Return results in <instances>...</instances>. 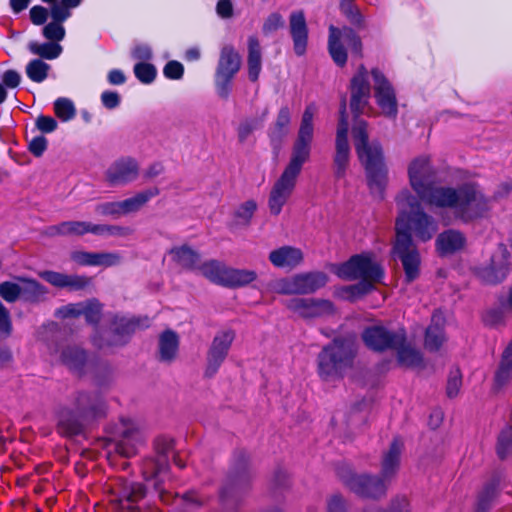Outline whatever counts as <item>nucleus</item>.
Segmentation results:
<instances>
[{
    "label": "nucleus",
    "instance_id": "nucleus-1",
    "mask_svg": "<svg viewBox=\"0 0 512 512\" xmlns=\"http://www.w3.org/2000/svg\"><path fill=\"white\" fill-rule=\"evenodd\" d=\"M437 172L425 156L415 158L408 167L409 183L417 198L432 208L452 211L455 219L468 224L483 218L489 200L475 182L457 187L436 184Z\"/></svg>",
    "mask_w": 512,
    "mask_h": 512
},
{
    "label": "nucleus",
    "instance_id": "nucleus-2",
    "mask_svg": "<svg viewBox=\"0 0 512 512\" xmlns=\"http://www.w3.org/2000/svg\"><path fill=\"white\" fill-rule=\"evenodd\" d=\"M312 142L313 130H298L291 147L289 162L269 194L268 207L272 215L278 216L292 195L304 164L310 160Z\"/></svg>",
    "mask_w": 512,
    "mask_h": 512
},
{
    "label": "nucleus",
    "instance_id": "nucleus-3",
    "mask_svg": "<svg viewBox=\"0 0 512 512\" xmlns=\"http://www.w3.org/2000/svg\"><path fill=\"white\" fill-rule=\"evenodd\" d=\"M254 471L247 450L232 452L227 471L218 488L219 503L227 509L239 508L253 489Z\"/></svg>",
    "mask_w": 512,
    "mask_h": 512
},
{
    "label": "nucleus",
    "instance_id": "nucleus-4",
    "mask_svg": "<svg viewBox=\"0 0 512 512\" xmlns=\"http://www.w3.org/2000/svg\"><path fill=\"white\" fill-rule=\"evenodd\" d=\"M351 131L356 154L366 172L369 190L372 195L383 200L388 184V169L382 146L376 141L369 142L368 130Z\"/></svg>",
    "mask_w": 512,
    "mask_h": 512
},
{
    "label": "nucleus",
    "instance_id": "nucleus-5",
    "mask_svg": "<svg viewBox=\"0 0 512 512\" xmlns=\"http://www.w3.org/2000/svg\"><path fill=\"white\" fill-rule=\"evenodd\" d=\"M357 354L358 348L353 339L343 336L333 338L317 355L318 377L325 382L342 380L347 371L354 367Z\"/></svg>",
    "mask_w": 512,
    "mask_h": 512
},
{
    "label": "nucleus",
    "instance_id": "nucleus-6",
    "mask_svg": "<svg viewBox=\"0 0 512 512\" xmlns=\"http://www.w3.org/2000/svg\"><path fill=\"white\" fill-rule=\"evenodd\" d=\"M400 208L396 219V236L398 232L407 231L421 242L430 241L438 231L436 219L424 211L420 199L414 196L408 189L401 190L395 198Z\"/></svg>",
    "mask_w": 512,
    "mask_h": 512
},
{
    "label": "nucleus",
    "instance_id": "nucleus-7",
    "mask_svg": "<svg viewBox=\"0 0 512 512\" xmlns=\"http://www.w3.org/2000/svg\"><path fill=\"white\" fill-rule=\"evenodd\" d=\"M370 75L364 64H361L350 79L348 86L350 92L349 107L343 97L339 106L337 128H367L362 115L369 104L371 97Z\"/></svg>",
    "mask_w": 512,
    "mask_h": 512
},
{
    "label": "nucleus",
    "instance_id": "nucleus-8",
    "mask_svg": "<svg viewBox=\"0 0 512 512\" xmlns=\"http://www.w3.org/2000/svg\"><path fill=\"white\" fill-rule=\"evenodd\" d=\"M151 326L148 316L125 317L113 315L110 321V332L105 336L100 330L94 332L91 341L97 349H108L126 345L137 330H145Z\"/></svg>",
    "mask_w": 512,
    "mask_h": 512
},
{
    "label": "nucleus",
    "instance_id": "nucleus-9",
    "mask_svg": "<svg viewBox=\"0 0 512 512\" xmlns=\"http://www.w3.org/2000/svg\"><path fill=\"white\" fill-rule=\"evenodd\" d=\"M335 472L342 484L361 498L379 500L387 494L389 484L380 475L357 474L346 463H339Z\"/></svg>",
    "mask_w": 512,
    "mask_h": 512
},
{
    "label": "nucleus",
    "instance_id": "nucleus-10",
    "mask_svg": "<svg viewBox=\"0 0 512 512\" xmlns=\"http://www.w3.org/2000/svg\"><path fill=\"white\" fill-rule=\"evenodd\" d=\"M334 273L344 280L365 281L374 285L380 283L385 272L371 252H363L351 256L347 261L335 266Z\"/></svg>",
    "mask_w": 512,
    "mask_h": 512
},
{
    "label": "nucleus",
    "instance_id": "nucleus-11",
    "mask_svg": "<svg viewBox=\"0 0 512 512\" xmlns=\"http://www.w3.org/2000/svg\"><path fill=\"white\" fill-rule=\"evenodd\" d=\"M327 48L333 62L338 67L342 68L347 63V48L350 50L352 56L361 58L363 44L354 28L350 26L336 27L330 25Z\"/></svg>",
    "mask_w": 512,
    "mask_h": 512
},
{
    "label": "nucleus",
    "instance_id": "nucleus-12",
    "mask_svg": "<svg viewBox=\"0 0 512 512\" xmlns=\"http://www.w3.org/2000/svg\"><path fill=\"white\" fill-rule=\"evenodd\" d=\"M241 67V56L232 45H224L220 51L214 87L217 96L227 100L233 91V80Z\"/></svg>",
    "mask_w": 512,
    "mask_h": 512
},
{
    "label": "nucleus",
    "instance_id": "nucleus-13",
    "mask_svg": "<svg viewBox=\"0 0 512 512\" xmlns=\"http://www.w3.org/2000/svg\"><path fill=\"white\" fill-rule=\"evenodd\" d=\"M108 496L115 512H140L138 503L146 497V487L121 477L109 487Z\"/></svg>",
    "mask_w": 512,
    "mask_h": 512
},
{
    "label": "nucleus",
    "instance_id": "nucleus-14",
    "mask_svg": "<svg viewBox=\"0 0 512 512\" xmlns=\"http://www.w3.org/2000/svg\"><path fill=\"white\" fill-rule=\"evenodd\" d=\"M392 250L402 263L405 282L415 281L420 275L421 257L413 236L407 231L398 232Z\"/></svg>",
    "mask_w": 512,
    "mask_h": 512
},
{
    "label": "nucleus",
    "instance_id": "nucleus-15",
    "mask_svg": "<svg viewBox=\"0 0 512 512\" xmlns=\"http://www.w3.org/2000/svg\"><path fill=\"white\" fill-rule=\"evenodd\" d=\"M404 329L392 331L383 325L367 326L361 333V339L365 346L373 351L382 353L393 350L404 339Z\"/></svg>",
    "mask_w": 512,
    "mask_h": 512
},
{
    "label": "nucleus",
    "instance_id": "nucleus-16",
    "mask_svg": "<svg viewBox=\"0 0 512 512\" xmlns=\"http://www.w3.org/2000/svg\"><path fill=\"white\" fill-rule=\"evenodd\" d=\"M371 77L374 82L376 104L384 116L395 119L398 115V102L392 83L379 68L371 70Z\"/></svg>",
    "mask_w": 512,
    "mask_h": 512
},
{
    "label": "nucleus",
    "instance_id": "nucleus-17",
    "mask_svg": "<svg viewBox=\"0 0 512 512\" xmlns=\"http://www.w3.org/2000/svg\"><path fill=\"white\" fill-rule=\"evenodd\" d=\"M73 408L89 425L107 415V403L99 391H78L73 400Z\"/></svg>",
    "mask_w": 512,
    "mask_h": 512
},
{
    "label": "nucleus",
    "instance_id": "nucleus-18",
    "mask_svg": "<svg viewBox=\"0 0 512 512\" xmlns=\"http://www.w3.org/2000/svg\"><path fill=\"white\" fill-rule=\"evenodd\" d=\"M234 339L235 332L232 329L220 331L214 336L206 355V378H212L217 374L229 354Z\"/></svg>",
    "mask_w": 512,
    "mask_h": 512
},
{
    "label": "nucleus",
    "instance_id": "nucleus-19",
    "mask_svg": "<svg viewBox=\"0 0 512 512\" xmlns=\"http://www.w3.org/2000/svg\"><path fill=\"white\" fill-rule=\"evenodd\" d=\"M286 307L303 319L330 316L336 312L332 301L321 298H292L287 301Z\"/></svg>",
    "mask_w": 512,
    "mask_h": 512
},
{
    "label": "nucleus",
    "instance_id": "nucleus-20",
    "mask_svg": "<svg viewBox=\"0 0 512 512\" xmlns=\"http://www.w3.org/2000/svg\"><path fill=\"white\" fill-rule=\"evenodd\" d=\"M174 449V440L165 436L154 440L155 457L146 458L143 462V474L146 480L156 479L169 468V453Z\"/></svg>",
    "mask_w": 512,
    "mask_h": 512
},
{
    "label": "nucleus",
    "instance_id": "nucleus-21",
    "mask_svg": "<svg viewBox=\"0 0 512 512\" xmlns=\"http://www.w3.org/2000/svg\"><path fill=\"white\" fill-rule=\"evenodd\" d=\"M510 253L506 246L499 245L498 252L493 254L489 265L480 269L479 277L487 284H498L504 281L509 273Z\"/></svg>",
    "mask_w": 512,
    "mask_h": 512
},
{
    "label": "nucleus",
    "instance_id": "nucleus-22",
    "mask_svg": "<svg viewBox=\"0 0 512 512\" xmlns=\"http://www.w3.org/2000/svg\"><path fill=\"white\" fill-rule=\"evenodd\" d=\"M56 431L64 438H74L82 435L88 422L72 407H62L56 414Z\"/></svg>",
    "mask_w": 512,
    "mask_h": 512
},
{
    "label": "nucleus",
    "instance_id": "nucleus-23",
    "mask_svg": "<svg viewBox=\"0 0 512 512\" xmlns=\"http://www.w3.org/2000/svg\"><path fill=\"white\" fill-rule=\"evenodd\" d=\"M351 161V146L349 130H337L335 137V149L332 156V169L335 179L346 177Z\"/></svg>",
    "mask_w": 512,
    "mask_h": 512
},
{
    "label": "nucleus",
    "instance_id": "nucleus-24",
    "mask_svg": "<svg viewBox=\"0 0 512 512\" xmlns=\"http://www.w3.org/2000/svg\"><path fill=\"white\" fill-rule=\"evenodd\" d=\"M139 164L132 157H121L106 171V180L112 186L126 185L137 179Z\"/></svg>",
    "mask_w": 512,
    "mask_h": 512
},
{
    "label": "nucleus",
    "instance_id": "nucleus-25",
    "mask_svg": "<svg viewBox=\"0 0 512 512\" xmlns=\"http://www.w3.org/2000/svg\"><path fill=\"white\" fill-rule=\"evenodd\" d=\"M289 34L293 42V51L296 56L306 54L309 42V28L303 10L292 11L289 15Z\"/></svg>",
    "mask_w": 512,
    "mask_h": 512
},
{
    "label": "nucleus",
    "instance_id": "nucleus-26",
    "mask_svg": "<svg viewBox=\"0 0 512 512\" xmlns=\"http://www.w3.org/2000/svg\"><path fill=\"white\" fill-rule=\"evenodd\" d=\"M466 242L467 239L463 232L456 229H447L438 234L435 246L438 254L444 257L461 251Z\"/></svg>",
    "mask_w": 512,
    "mask_h": 512
},
{
    "label": "nucleus",
    "instance_id": "nucleus-27",
    "mask_svg": "<svg viewBox=\"0 0 512 512\" xmlns=\"http://www.w3.org/2000/svg\"><path fill=\"white\" fill-rule=\"evenodd\" d=\"M403 449V442L400 437H394L389 449L384 453L381 462L380 476L388 483L396 475L400 466V457Z\"/></svg>",
    "mask_w": 512,
    "mask_h": 512
},
{
    "label": "nucleus",
    "instance_id": "nucleus-28",
    "mask_svg": "<svg viewBox=\"0 0 512 512\" xmlns=\"http://www.w3.org/2000/svg\"><path fill=\"white\" fill-rule=\"evenodd\" d=\"M71 259L80 266H106L116 265L120 257L116 253L109 252H86L74 251L71 253Z\"/></svg>",
    "mask_w": 512,
    "mask_h": 512
},
{
    "label": "nucleus",
    "instance_id": "nucleus-29",
    "mask_svg": "<svg viewBox=\"0 0 512 512\" xmlns=\"http://www.w3.org/2000/svg\"><path fill=\"white\" fill-rule=\"evenodd\" d=\"M168 254L172 261L184 270L194 271L200 266L201 254L187 244L172 247Z\"/></svg>",
    "mask_w": 512,
    "mask_h": 512
},
{
    "label": "nucleus",
    "instance_id": "nucleus-30",
    "mask_svg": "<svg viewBox=\"0 0 512 512\" xmlns=\"http://www.w3.org/2000/svg\"><path fill=\"white\" fill-rule=\"evenodd\" d=\"M60 360L70 371L81 376L85 372L88 353L79 346H66L61 351Z\"/></svg>",
    "mask_w": 512,
    "mask_h": 512
},
{
    "label": "nucleus",
    "instance_id": "nucleus-31",
    "mask_svg": "<svg viewBox=\"0 0 512 512\" xmlns=\"http://www.w3.org/2000/svg\"><path fill=\"white\" fill-rule=\"evenodd\" d=\"M269 261L277 268H294L303 261V253L299 248L282 246L270 252Z\"/></svg>",
    "mask_w": 512,
    "mask_h": 512
},
{
    "label": "nucleus",
    "instance_id": "nucleus-32",
    "mask_svg": "<svg viewBox=\"0 0 512 512\" xmlns=\"http://www.w3.org/2000/svg\"><path fill=\"white\" fill-rule=\"evenodd\" d=\"M397 352V361L399 365L407 368L422 367L424 363L422 353L407 343V334L404 331V339L400 341L393 349Z\"/></svg>",
    "mask_w": 512,
    "mask_h": 512
},
{
    "label": "nucleus",
    "instance_id": "nucleus-33",
    "mask_svg": "<svg viewBox=\"0 0 512 512\" xmlns=\"http://www.w3.org/2000/svg\"><path fill=\"white\" fill-rule=\"evenodd\" d=\"M247 49L248 78L251 82H256L262 69V50L257 36L248 37Z\"/></svg>",
    "mask_w": 512,
    "mask_h": 512
},
{
    "label": "nucleus",
    "instance_id": "nucleus-34",
    "mask_svg": "<svg viewBox=\"0 0 512 512\" xmlns=\"http://www.w3.org/2000/svg\"><path fill=\"white\" fill-rule=\"evenodd\" d=\"M499 495V480L493 478L486 482L476 496L473 512H490Z\"/></svg>",
    "mask_w": 512,
    "mask_h": 512
},
{
    "label": "nucleus",
    "instance_id": "nucleus-35",
    "mask_svg": "<svg viewBox=\"0 0 512 512\" xmlns=\"http://www.w3.org/2000/svg\"><path fill=\"white\" fill-rule=\"evenodd\" d=\"M179 349V336L171 330L166 329L159 336V360L171 363L175 360Z\"/></svg>",
    "mask_w": 512,
    "mask_h": 512
},
{
    "label": "nucleus",
    "instance_id": "nucleus-36",
    "mask_svg": "<svg viewBox=\"0 0 512 512\" xmlns=\"http://www.w3.org/2000/svg\"><path fill=\"white\" fill-rule=\"evenodd\" d=\"M299 295L312 294L324 287L328 282V276L321 271L297 274Z\"/></svg>",
    "mask_w": 512,
    "mask_h": 512
},
{
    "label": "nucleus",
    "instance_id": "nucleus-37",
    "mask_svg": "<svg viewBox=\"0 0 512 512\" xmlns=\"http://www.w3.org/2000/svg\"><path fill=\"white\" fill-rule=\"evenodd\" d=\"M160 194L157 187L149 188L136 193L134 196L120 201L121 211L123 215L138 212L144 207L153 197Z\"/></svg>",
    "mask_w": 512,
    "mask_h": 512
},
{
    "label": "nucleus",
    "instance_id": "nucleus-38",
    "mask_svg": "<svg viewBox=\"0 0 512 512\" xmlns=\"http://www.w3.org/2000/svg\"><path fill=\"white\" fill-rule=\"evenodd\" d=\"M228 267L221 261L212 259L200 263L198 271L214 284L224 287Z\"/></svg>",
    "mask_w": 512,
    "mask_h": 512
},
{
    "label": "nucleus",
    "instance_id": "nucleus-39",
    "mask_svg": "<svg viewBox=\"0 0 512 512\" xmlns=\"http://www.w3.org/2000/svg\"><path fill=\"white\" fill-rule=\"evenodd\" d=\"M140 436L138 431L125 430L120 440L115 443V452L122 457L131 458L138 452L140 444Z\"/></svg>",
    "mask_w": 512,
    "mask_h": 512
},
{
    "label": "nucleus",
    "instance_id": "nucleus-40",
    "mask_svg": "<svg viewBox=\"0 0 512 512\" xmlns=\"http://www.w3.org/2000/svg\"><path fill=\"white\" fill-rule=\"evenodd\" d=\"M257 279V273L254 270L236 269L228 267L225 277L224 287L239 288L252 283Z\"/></svg>",
    "mask_w": 512,
    "mask_h": 512
},
{
    "label": "nucleus",
    "instance_id": "nucleus-41",
    "mask_svg": "<svg viewBox=\"0 0 512 512\" xmlns=\"http://www.w3.org/2000/svg\"><path fill=\"white\" fill-rule=\"evenodd\" d=\"M22 283L21 285V297L31 303H36L45 299L47 294V288L40 282L34 279L18 278Z\"/></svg>",
    "mask_w": 512,
    "mask_h": 512
},
{
    "label": "nucleus",
    "instance_id": "nucleus-42",
    "mask_svg": "<svg viewBox=\"0 0 512 512\" xmlns=\"http://www.w3.org/2000/svg\"><path fill=\"white\" fill-rule=\"evenodd\" d=\"M50 16L52 20L44 26L42 34L46 39L50 40V42L58 43L65 37L63 23L68 20V18L52 10H50Z\"/></svg>",
    "mask_w": 512,
    "mask_h": 512
},
{
    "label": "nucleus",
    "instance_id": "nucleus-43",
    "mask_svg": "<svg viewBox=\"0 0 512 512\" xmlns=\"http://www.w3.org/2000/svg\"><path fill=\"white\" fill-rule=\"evenodd\" d=\"M339 9L348 22L358 30L366 27V20L354 0H340Z\"/></svg>",
    "mask_w": 512,
    "mask_h": 512
},
{
    "label": "nucleus",
    "instance_id": "nucleus-44",
    "mask_svg": "<svg viewBox=\"0 0 512 512\" xmlns=\"http://www.w3.org/2000/svg\"><path fill=\"white\" fill-rule=\"evenodd\" d=\"M82 316L87 324L99 330L98 326L103 316V304L97 298H90L83 301Z\"/></svg>",
    "mask_w": 512,
    "mask_h": 512
},
{
    "label": "nucleus",
    "instance_id": "nucleus-45",
    "mask_svg": "<svg viewBox=\"0 0 512 512\" xmlns=\"http://www.w3.org/2000/svg\"><path fill=\"white\" fill-rule=\"evenodd\" d=\"M445 331L443 326L430 324L425 330L424 347L429 352H438L444 344Z\"/></svg>",
    "mask_w": 512,
    "mask_h": 512
},
{
    "label": "nucleus",
    "instance_id": "nucleus-46",
    "mask_svg": "<svg viewBox=\"0 0 512 512\" xmlns=\"http://www.w3.org/2000/svg\"><path fill=\"white\" fill-rule=\"evenodd\" d=\"M29 50L42 59L54 60L61 55L63 48L59 43L55 42H45L42 44L31 42Z\"/></svg>",
    "mask_w": 512,
    "mask_h": 512
},
{
    "label": "nucleus",
    "instance_id": "nucleus-47",
    "mask_svg": "<svg viewBox=\"0 0 512 512\" xmlns=\"http://www.w3.org/2000/svg\"><path fill=\"white\" fill-rule=\"evenodd\" d=\"M53 109L56 117L61 122H68L75 118L77 114L74 102L66 97H59L53 103Z\"/></svg>",
    "mask_w": 512,
    "mask_h": 512
},
{
    "label": "nucleus",
    "instance_id": "nucleus-48",
    "mask_svg": "<svg viewBox=\"0 0 512 512\" xmlns=\"http://www.w3.org/2000/svg\"><path fill=\"white\" fill-rule=\"evenodd\" d=\"M50 68L42 59L35 58L28 62L25 72L31 81L42 83L47 78Z\"/></svg>",
    "mask_w": 512,
    "mask_h": 512
},
{
    "label": "nucleus",
    "instance_id": "nucleus-49",
    "mask_svg": "<svg viewBox=\"0 0 512 512\" xmlns=\"http://www.w3.org/2000/svg\"><path fill=\"white\" fill-rule=\"evenodd\" d=\"M512 452V424L505 426L499 433L496 443V454L505 460Z\"/></svg>",
    "mask_w": 512,
    "mask_h": 512
},
{
    "label": "nucleus",
    "instance_id": "nucleus-50",
    "mask_svg": "<svg viewBox=\"0 0 512 512\" xmlns=\"http://www.w3.org/2000/svg\"><path fill=\"white\" fill-rule=\"evenodd\" d=\"M375 289L374 285L370 283H366L365 281H360L353 285L344 286L341 291L343 293V297L350 301L354 302L355 300L367 295L371 291Z\"/></svg>",
    "mask_w": 512,
    "mask_h": 512
},
{
    "label": "nucleus",
    "instance_id": "nucleus-51",
    "mask_svg": "<svg viewBox=\"0 0 512 512\" xmlns=\"http://www.w3.org/2000/svg\"><path fill=\"white\" fill-rule=\"evenodd\" d=\"M257 210V203L255 200H247L242 203L234 213L237 223L243 226H249L255 211Z\"/></svg>",
    "mask_w": 512,
    "mask_h": 512
},
{
    "label": "nucleus",
    "instance_id": "nucleus-52",
    "mask_svg": "<svg viewBox=\"0 0 512 512\" xmlns=\"http://www.w3.org/2000/svg\"><path fill=\"white\" fill-rule=\"evenodd\" d=\"M135 77L143 84L152 83L157 75L156 67L148 62H138L133 67Z\"/></svg>",
    "mask_w": 512,
    "mask_h": 512
},
{
    "label": "nucleus",
    "instance_id": "nucleus-53",
    "mask_svg": "<svg viewBox=\"0 0 512 512\" xmlns=\"http://www.w3.org/2000/svg\"><path fill=\"white\" fill-rule=\"evenodd\" d=\"M466 116L460 114L456 111L452 110H443L436 112L434 115V120L431 122V126L433 125H458L460 120L465 118Z\"/></svg>",
    "mask_w": 512,
    "mask_h": 512
},
{
    "label": "nucleus",
    "instance_id": "nucleus-54",
    "mask_svg": "<svg viewBox=\"0 0 512 512\" xmlns=\"http://www.w3.org/2000/svg\"><path fill=\"white\" fill-rule=\"evenodd\" d=\"M21 285L4 281L0 283V296L8 303L15 302L21 296Z\"/></svg>",
    "mask_w": 512,
    "mask_h": 512
},
{
    "label": "nucleus",
    "instance_id": "nucleus-55",
    "mask_svg": "<svg viewBox=\"0 0 512 512\" xmlns=\"http://www.w3.org/2000/svg\"><path fill=\"white\" fill-rule=\"evenodd\" d=\"M462 386V374L459 368L450 371L446 385V394L449 398H455Z\"/></svg>",
    "mask_w": 512,
    "mask_h": 512
},
{
    "label": "nucleus",
    "instance_id": "nucleus-56",
    "mask_svg": "<svg viewBox=\"0 0 512 512\" xmlns=\"http://www.w3.org/2000/svg\"><path fill=\"white\" fill-rule=\"evenodd\" d=\"M95 213L101 216H110L114 219L123 215L120 201L99 203L95 206Z\"/></svg>",
    "mask_w": 512,
    "mask_h": 512
},
{
    "label": "nucleus",
    "instance_id": "nucleus-57",
    "mask_svg": "<svg viewBox=\"0 0 512 512\" xmlns=\"http://www.w3.org/2000/svg\"><path fill=\"white\" fill-rule=\"evenodd\" d=\"M276 292L282 295H299L297 274L291 278H282L276 283Z\"/></svg>",
    "mask_w": 512,
    "mask_h": 512
},
{
    "label": "nucleus",
    "instance_id": "nucleus-58",
    "mask_svg": "<svg viewBox=\"0 0 512 512\" xmlns=\"http://www.w3.org/2000/svg\"><path fill=\"white\" fill-rule=\"evenodd\" d=\"M92 285V278L86 275H68L66 280L65 288L69 291H81L85 290Z\"/></svg>",
    "mask_w": 512,
    "mask_h": 512
},
{
    "label": "nucleus",
    "instance_id": "nucleus-59",
    "mask_svg": "<svg viewBox=\"0 0 512 512\" xmlns=\"http://www.w3.org/2000/svg\"><path fill=\"white\" fill-rule=\"evenodd\" d=\"M83 1L84 0H60L59 3H54V5L50 7V10L69 19L72 16V10L78 8Z\"/></svg>",
    "mask_w": 512,
    "mask_h": 512
},
{
    "label": "nucleus",
    "instance_id": "nucleus-60",
    "mask_svg": "<svg viewBox=\"0 0 512 512\" xmlns=\"http://www.w3.org/2000/svg\"><path fill=\"white\" fill-rule=\"evenodd\" d=\"M283 26L284 19L282 15L278 12H273L270 15H268V17L265 19L262 26V32L265 35H269Z\"/></svg>",
    "mask_w": 512,
    "mask_h": 512
},
{
    "label": "nucleus",
    "instance_id": "nucleus-61",
    "mask_svg": "<svg viewBox=\"0 0 512 512\" xmlns=\"http://www.w3.org/2000/svg\"><path fill=\"white\" fill-rule=\"evenodd\" d=\"M482 321L485 326L497 327L504 321V312L501 308L488 309L482 316Z\"/></svg>",
    "mask_w": 512,
    "mask_h": 512
},
{
    "label": "nucleus",
    "instance_id": "nucleus-62",
    "mask_svg": "<svg viewBox=\"0 0 512 512\" xmlns=\"http://www.w3.org/2000/svg\"><path fill=\"white\" fill-rule=\"evenodd\" d=\"M163 74L167 79L179 80L183 77L184 66L176 60L168 61L163 68Z\"/></svg>",
    "mask_w": 512,
    "mask_h": 512
},
{
    "label": "nucleus",
    "instance_id": "nucleus-63",
    "mask_svg": "<svg viewBox=\"0 0 512 512\" xmlns=\"http://www.w3.org/2000/svg\"><path fill=\"white\" fill-rule=\"evenodd\" d=\"M101 104L108 110L116 109L121 104V96L117 91L105 90L100 95Z\"/></svg>",
    "mask_w": 512,
    "mask_h": 512
},
{
    "label": "nucleus",
    "instance_id": "nucleus-64",
    "mask_svg": "<svg viewBox=\"0 0 512 512\" xmlns=\"http://www.w3.org/2000/svg\"><path fill=\"white\" fill-rule=\"evenodd\" d=\"M47 147L48 141L44 135H37L28 142V150L35 157H41Z\"/></svg>",
    "mask_w": 512,
    "mask_h": 512
}]
</instances>
